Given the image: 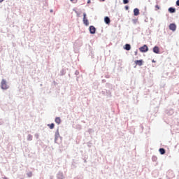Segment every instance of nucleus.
<instances>
[{
	"mask_svg": "<svg viewBox=\"0 0 179 179\" xmlns=\"http://www.w3.org/2000/svg\"><path fill=\"white\" fill-rule=\"evenodd\" d=\"M1 87L3 90H6L9 87V85H8V83L6 82V80L3 79L1 82Z\"/></svg>",
	"mask_w": 179,
	"mask_h": 179,
	"instance_id": "nucleus-1",
	"label": "nucleus"
},
{
	"mask_svg": "<svg viewBox=\"0 0 179 179\" xmlns=\"http://www.w3.org/2000/svg\"><path fill=\"white\" fill-rule=\"evenodd\" d=\"M139 50L141 51V52H148V51H149V48H148V45H144L139 48Z\"/></svg>",
	"mask_w": 179,
	"mask_h": 179,
	"instance_id": "nucleus-2",
	"label": "nucleus"
},
{
	"mask_svg": "<svg viewBox=\"0 0 179 179\" xmlns=\"http://www.w3.org/2000/svg\"><path fill=\"white\" fill-rule=\"evenodd\" d=\"M177 29V25L176 24L172 23L169 24V30H171L172 31H176Z\"/></svg>",
	"mask_w": 179,
	"mask_h": 179,
	"instance_id": "nucleus-3",
	"label": "nucleus"
},
{
	"mask_svg": "<svg viewBox=\"0 0 179 179\" xmlns=\"http://www.w3.org/2000/svg\"><path fill=\"white\" fill-rule=\"evenodd\" d=\"M83 23L85 26H89V20L86 18V13L83 14Z\"/></svg>",
	"mask_w": 179,
	"mask_h": 179,
	"instance_id": "nucleus-4",
	"label": "nucleus"
},
{
	"mask_svg": "<svg viewBox=\"0 0 179 179\" xmlns=\"http://www.w3.org/2000/svg\"><path fill=\"white\" fill-rule=\"evenodd\" d=\"M90 33L91 34H94V33H96V27H94V26H90Z\"/></svg>",
	"mask_w": 179,
	"mask_h": 179,
	"instance_id": "nucleus-5",
	"label": "nucleus"
},
{
	"mask_svg": "<svg viewBox=\"0 0 179 179\" xmlns=\"http://www.w3.org/2000/svg\"><path fill=\"white\" fill-rule=\"evenodd\" d=\"M135 64H136V65H138V66H142V65L143 64V61H142V60H136L135 62Z\"/></svg>",
	"mask_w": 179,
	"mask_h": 179,
	"instance_id": "nucleus-6",
	"label": "nucleus"
},
{
	"mask_svg": "<svg viewBox=\"0 0 179 179\" xmlns=\"http://www.w3.org/2000/svg\"><path fill=\"white\" fill-rule=\"evenodd\" d=\"M153 52H155V54H159V47H157V46L154 47Z\"/></svg>",
	"mask_w": 179,
	"mask_h": 179,
	"instance_id": "nucleus-7",
	"label": "nucleus"
},
{
	"mask_svg": "<svg viewBox=\"0 0 179 179\" xmlns=\"http://www.w3.org/2000/svg\"><path fill=\"white\" fill-rule=\"evenodd\" d=\"M134 16H138L139 15V9L134 8Z\"/></svg>",
	"mask_w": 179,
	"mask_h": 179,
	"instance_id": "nucleus-8",
	"label": "nucleus"
},
{
	"mask_svg": "<svg viewBox=\"0 0 179 179\" xmlns=\"http://www.w3.org/2000/svg\"><path fill=\"white\" fill-rule=\"evenodd\" d=\"M104 22H105V23H106V24H110V22H111V21L110 20V17H105Z\"/></svg>",
	"mask_w": 179,
	"mask_h": 179,
	"instance_id": "nucleus-9",
	"label": "nucleus"
},
{
	"mask_svg": "<svg viewBox=\"0 0 179 179\" xmlns=\"http://www.w3.org/2000/svg\"><path fill=\"white\" fill-rule=\"evenodd\" d=\"M124 50H126L127 51H129V50H131V45L126 44L124 47Z\"/></svg>",
	"mask_w": 179,
	"mask_h": 179,
	"instance_id": "nucleus-10",
	"label": "nucleus"
},
{
	"mask_svg": "<svg viewBox=\"0 0 179 179\" xmlns=\"http://www.w3.org/2000/svg\"><path fill=\"white\" fill-rule=\"evenodd\" d=\"M55 121L56 124H61V117H56Z\"/></svg>",
	"mask_w": 179,
	"mask_h": 179,
	"instance_id": "nucleus-11",
	"label": "nucleus"
},
{
	"mask_svg": "<svg viewBox=\"0 0 179 179\" xmlns=\"http://www.w3.org/2000/svg\"><path fill=\"white\" fill-rule=\"evenodd\" d=\"M169 10L170 13H174L176 12V8L171 7L169 8Z\"/></svg>",
	"mask_w": 179,
	"mask_h": 179,
	"instance_id": "nucleus-12",
	"label": "nucleus"
},
{
	"mask_svg": "<svg viewBox=\"0 0 179 179\" xmlns=\"http://www.w3.org/2000/svg\"><path fill=\"white\" fill-rule=\"evenodd\" d=\"M159 152L162 154V155H164V153H166V150H164V148H160L159 150Z\"/></svg>",
	"mask_w": 179,
	"mask_h": 179,
	"instance_id": "nucleus-13",
	"label": "nucleus"
},
{
	"mask_svg": "<svg viewBox=\"0 0 179 179\" xmlns=\"http://www.w3.org/2000/svg\"><path fill=\"white\" fill-rule=\"evenodd\" d=\"M50 129H54V127H55V124L54 123H52L50 124H48Z\"/></svg>",
	"mask_w": 179,
	"mask_h": 179,
	"instance_id": "nucleus-14",
	"label": "nucleus"
},
{
	"mask_svg": "<svg viewBox=\"0 0 179 179\" xmlns=\"http://www.w3.org/2000/svg\"><path fill=\"white\" fill-rule=\"evenodd\" d=\"M129 3V0H123V3L124 5H127V3Z\"/></svg>",
	"mask_w": 179,
	"mask_h": 179,
	"instance_id": "nucleus-15",
	"label": "nucleus"
},
{
	"mask_svg": "<svg viewBox=\"0 0 179 179\" xmlns=\"http://www.w3.org/2000/svg\"><path fill=\"white\" fill-rule=\"evenodd\" d=\"M27 176H28V177H31V176H33V173L31 172H29Z\"/></svg>",
	"mask_w": 179,
	"mask_h": 179,
	"instance_id": "nucleus-16",
	"label": "nucleus"
},
{
	"mask_svg": "<svg viewBox=\"0 0 179 179\" xmlns=\"http://www.w3.org/2000/svg\"><path fill=\"white\" fill-rule=\"evenodd\" d=\"M72 3H76L78 2V0H70Z\"/></svg>",
	"mask_w": 179,
	"mask_h": 179,
	"instance_id": "nucleus-17",
	"label": "nucleus"
},
{
	"mask_svg": "<svg viewBox=\"0 0 179 179\" xmlns=\"http://www.w3.org/2000/svg\"><path fill=\"white\" fill-rule=\"evenodd\" d=\"M58 179H64V176L62 175H61L60 178H58Z\"/></svg>",
	"mask_w": 179,
	"mask_h": 179,
	"instance_id": "nucleus-18",
	"label": "nucleus"
},
{
	"mask_svg": "<svg viewBox=\"0 0 179 179\" xmlns=\"http://www.w3.org/2000/svg\"><path fill=\"white\" fill-rule=\"evenodd\" d=\"M176 5H177V6H179V0H178V1H176Z\"/></svg>",
	"mask_w": 179,
	"mask_h": 179,
	"instance_id": "nucleus-19",
	"label": "nucleus"
},
{
	"mask_svg": "<svg viewBox=\"0 0 179 179\" xmlns=\"http://www.w3.org/2000/svg\"><path fill=\"white\" fill-rule=\"evenodd\" d=\"M29 136V141H31L33 137L31 136Z\"/></svg>",
	"mask_w": 179,
	"mask_h": 179,
	"instance_id": "nucleus-20",
	"label": "nucleus"
},
{
	"mask_svg": "<svg viewBox=\"0 0 179 179\" xmlns=\"http://www.w3.org/2000/svg\"><path fill=\"white\" fill-rule=\"evenodd\" d=\"M125 9H126L127 10H128L129 7H128V6H125Z\"/></svg>",
	"mask_w": 179,
	"mask_h": 179,
	"instance_id": "nucleus-21",
	"label": "nucleus"
},
{
	"mask_svg": "<svg viewBox=\"0 0 179 179\" xmlns=\"http://www.w3.org/2000/svg\"><path fill=\"white\" fill-rule=\"evenodd\" d=\"M135 55H138V51L135 52Z\"/></svg>",
	"mask_w": 179,
	"mask_h": 179,
	"instance_id": "nucleus-22",
	"label": "nucleus"
},
{
	"mask_svg": "<svg viewBox=\"0 0 179 179\" xmlns=\"http://www.w3.org/2000/svg\"><path fill=\"white\" fill-rule=\"evenodd\" d=\"M90 2H91L90 0L87 1V3H90Z\"/></svg>",
	"mask_w": 179,
	"mask_h": 179,
	"instance_id": "nucleus-23",
	"label": "nucleus"
},
{
	"mask_svg": "<svg viewBox=\"0 0 179 179\" xmlns=\"http://www.w3.org/2000/svg\"><path fill=\"white\" fill-rule=\"evenodd\" d=\"M3 2V0H0V3Z\"/></svg>",
	"mask_w": 179,
	"mask_h": 179,
	"instance_id": "nucleus-24",
	"label": "nucleus"
},
{
	"mask_svg": "<svg viewBox=\"0 0 179 179\" xmlns=\"http://www.w3.org/2000/svg\"><path fill=\"white\" fill-rule=\"evenodd\" d=\"M152 62H155V60H152Z\"/></svg>",
	"mask_w": 179,
	"mask_h": 179,
	"instance_id": "nucleus-25",
	"label": "nucleus"
},
{
	"mask_svg": "<svg viewBox=\"0 0 179 179\" xmlns=\"http://www.w3.org/2000/svg\"><path fill=\"white\" fill-rule=\"evenodd\" d=\"M101 1H106V0H101Z\"/></svg>",
	"mask_w": 179,
	"mask_h": 179,
	"instance_id": "nucleus-26",
	"label": "nucleus"
}]
</instances>
